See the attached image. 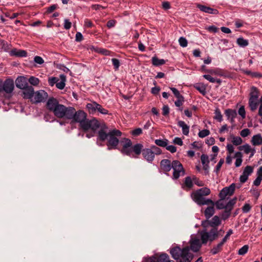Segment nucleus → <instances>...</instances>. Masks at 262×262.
<instances>
[{"label": "nucleus", "mask_w": 262, "mask_h": 262, "mask_svg": "<svg viewBox=\"0 0 262 262\" xmlns=\"http://www.w3.org/2000/svg\"><path fill=\"white\" fill-rule=\"evenodd\" d=\"M225 243L221 241L217 245L214 246L210 250V253L212 255H215L221 252L223 250V246Z\"/></svg>", "instance_id": "nucleus-27"}, {"label": "nucleus", "mask_w": 262, "mask_h": 262, "mask_svg": "<svg viewBox=\"0 0 262 262\" xmlns=\"http://www.w3.org/2000/svg\"><path fill=\"white\" fill-rule=\"evenodd\" d=\"M210 131L208 129H204L199 132L198 136L201 138H203L210 134Z\"/></svg>", "instance_id": "nucleus-46"}, {"label": "nucleus", "mask_w": 262, "mask_h": 262, "mask_svg": "<svg viewBox=\"0 0 262 262\" xmlns=\"http://www.w3.org/2000/svg\"><path fill=\"white\" fill-rule=\"evenodd\" d=\"M10 54L11 56L25 57L27 56V52L25 50L14 49L10 51Z\"/></svg>", "instance_id": "nucleus-22"}, {"label": "nucleus", "mask_w": 262, "mask_h": 262, "mask_svg": "<svg viewBox=\"0 0 262 262\" xmlns=\"http://www.w3.org/2000/svg\"><path fill=\"white\" fill-rule=\"evenodd\" d=\"M233 234V230L232 229H229L226 235L224 237V238L222 239L221 241H222L223 243H225L228 239H229L230 236Z\"/></svg>", "instance_id": "nucleus-57"}, {"label": "nucleus", "mask_w": 262, "mask_h": 262, "mask_svg": "<svg viewBox=\"0 0 262 262\" xmlns=\"http://www.w3.org/2000/svg\"><path fill=\"white\" fill-rule=\"evenodd\" d=\"M237 198L236 197L230 200L227 203V208L221 214V218L222 220L225 221L227 220L230 216L231 211L233 208L234 205L236 202Z\"/></svg>", "instance_id": "nucleus-10"}, {"label": "nucleus", "mask_w": 262, "mask_h": 262, "mask_svg": "<svg viewBox=\"0 0 262 262\" xmlns=\"http://www.w3.org/2000/svg\"><path fill=\"white\" fill-rule=\"evenodd\" d=\"M197 8H199L201 11L211 14H217L219 12L217 9L212 8L210 7L206 6L201 4H198Z\"/></svg>", "instance_id": "nucleus-17"}, {"label": "nucleus", "mask_w": 262, "mask_h": 262, "mask_svg": "<svg viewBox=\"0 0 262 262\" xmlns=\"http://www.w3.org/2000/svg\"><path fill=\"white\" fill-rule=\"evenodd\" d=\"M142 129L141 128H137L132 131L131 134L133 136H138L142 134Z\"/></svg>", "instance_id": "nucleus-52"}, {"label": "nucleus", "mask_w": 262, "mask_h": 262, "mask_svg": "<svg viewBox=\"0 0 262 262\" xmlns=\"http://www.w3.org/2000/svg\"><path fill=\"white\" fill-rule=\"evenodd\" d=\"M232 142L233 144V145H236V146H238V145H241L242 144V139L239 137H238V136H237V137L233 136L232 137Z\"/></svg>", "instance_id": "nucleus-41"}, {"label": "nucleus", "mask_w": 262, "mask_h": 262, "mask_svg": "<svg viewBox=\"0 0 262 262\" xmlns=\"http://www.w3.org/2000/svg\"><path fill=\"white\" fill-rule=\"evenodd\" d=\"M34 61L35 63L39 64H41L44 62L42 58L39 56H35L34 58Z\"/></svg>", "instance_id": "nucleus-64"}, {"label": "nucleus", "mask_w": 262, "mask_h": 262, "mask_svg": "<svg viewBox=\"0 0 262 262\" xmlns=\"http://www.w3.org/2000/svg\"><path fill=\"white\" fill-rule=\"evenodd\" d=\"M251 147L248 144H245L243 145L238 147V149L240 150H244V152L246 154H248L251 150Z\"/></svg>", "instance_id": "nucleus-38"}, {"label": "nucleus", "mask_w": 262, "mask_h": 262, "mask_svg": "<svg viewBox=\"0 0 262 262\" xmlns=\"http://www.w3.org/2000/svg\"><path fill=\"white\" fill-rule=\"evenodd\" d=\"M179 42L180 45L183 48L187 47L188 45L187 39L184 37H181L179 38Z\"/></svg>", "instance_id": "nucleus-47"}, {"label": "nucleus", "mask_w": 262, "mask_h": 262, "mask_svg": "<svg viewBox=\"0 0 262 262\" xmlns=\"http://www.w3.org/2000/svg\"><path fill=\"white\" fill-rule=\"evenodd\" d=\"M150 262H174L169 259L168 255L166 253H162L157 257H154Z\"/></svg>", "instance_id": "nucleus-21"}, {"label": "nucleus", "mask_w": 262, "mask_h": 262, "mask_svg": "<svg viewBox=\"0 0 262 262\" xmlns=\"http://www.w3.org/2000/svg\"><path fill=\"white\" fill-rule=\"evenodd\" d=\"M194 88L197 90L201 94L205 95L206 93V89L203 84H196L194 85Z\"/></svg>", "instance_id": "nucleus-37"}, {"label": "nucleus", "mask_w": 262, "mask_h": 262, "mask_svg": "<svg viewBox=\"0 0 262 262\" xmlns=\"http://www.w3.org/2000/svg\"><path fill=\"white\" fill-rule=\"evenodd\" d=\"M58 8V5L57 4H53L49 7L47 8L46 12L47 13H51L53 12L55 10H56Z\"/></svg>", "instance_id": "nucleus-61"}, {"label": "nucleus", "mask_w": 262, "mask_h": 262, "mask_svg": "<svg viewBox=\"0 0 262 262\" xmlns=\"http://www.w3.org/2000/svg\"><path fill=\"white\" fill-rule=\"evenodd\" d=\"M22 90H23V95L24 99H30L33 96L34 91L31 85H28Z\"/></svg>", "instance_id": "nucleus-20"}, {"label": "nucleus", "mask_w": 262, "mask_h": 262, "mask_svg": "<svg viewBox=\"0 0 262 262\" xmlns=\"http://www.w3.org/2000/svg\"><path fill=\"white\" fill-rule=\"evenodd\" d=\"M124 143L120 152L124 155L132 158H137L142 153L143 158L148 163H151L155 156L150 148H143L141 143H136L133 145L132 141L128 138H124Z\"/></svg>", "instance_id": "nucleus-1"}, {"label": "nucleus", "mask_w": 262, "mask_h": 262, "mask_svg": "<svg viewBox=\"0 0 262 262\" xmlns=\"http://www.w3.org/2000/svg\"><path fill=\"white\" fill-rule=\"evenodd\" d=\"M112 61L114 66V69L115 71L118 70L119 67L120 66V62L119 59L117 58H112Z\"/></svg>", "instance_id": "nucleus-42"}, {"label": "nucleus", "mask_w": 262, "mask_h": 262, "mask_svg": "<svg viewBox=\"0 0 262 262\" xmlns=\"http://www.w3.org/2000/svg\"><path fill=\"white\" fill-rule=\"evenodd\" d=\"M225 199H221L215 203H214V205H215L217 209H226L227 206V203L225 205L224 203V200Z\"/></svg>", "instance_id": "nucleus-31"}, {"label": "nucleus", "mask_w": 262, "mask_h": 262, "mask_svg": "<svg viewBox=\"0 0 262 262\" xmlns=\"http://www.w3.org/2000/svg\"><path fill=\"white\" fill-rule=\"evenodd\" d=\"M68 112V119L72 122L79 123V126L84 132L89 129L96 130L100 127V123L95 118L89 120L86 119L87 114L83 111L76 110L73 107H70Z\"/></svg>", "instance_id": "nucleus-2"}, {"label": "nucleus", "mask_w": 262, "mask_h": 262, "mask_svg": "<svg viewBox=\"0 0 262 262\" xmlns=\"http://www.w3.org/2000/svg\"><path fill=\"white\" fill-rule=\"evenodd\" d=\"M97 111L103 115L108 114V111L103 108L101 105L98 104Z\"/></svg>", "instance_id": "nucleus-49"}, {"label": "nucleus", "mask_w": 262, "mask_h": 262, "mask_svg": "<svg viewBox=\"0 0 262 262\" xmlns=\"http://www.w3.org/2000/svg\"><path fill=\"white\" fill-rule=\"evenodd\" d=\"M98 103L95 101L92 103H89L86 105V108L88 110L90 114H94L97 111Z\"/></svg>", "instance_id": "nucleus-24"}, {"label": "nucleus", "mask_w": 262, "mask_h": 262, "mask_svg": "<svg viewBox=\"0 0 262 262\" xmlns=\"http://www.w3.org/2000/svg\"><path fill=\"white\" fill-rule=\"evenodd\" d=\"M1 45L2 46V48L5 51H8L9 50V45L5 41L2 40L1 42Z\"/></svg>", "instance_id": "nucleus-59"}, {"label": "nucleus", "mask_w": 262, "mask_h": 262, "mask_svg": "<svg viewBox=\"0 0 262 262\" xmlns=\"http://www.w3.org/2000/svg\"><path fill=\"white\" fill-rule=\"evenodd\" d=\"M238 114L242 117L243 119L246 117V112L244 106H241L238 111Z\"/></svg>", "instance_id": "nucleus-54"}, {"label": "nucleus", "mask_w": 262, "mask_h": 262, "mask_svg": "<svg viewBox=\"0 0 262 262\" xmlns=\"http://www.w3.org/2000/svg\"><path fill=\"white\" fill-rule=\"evenodd\" d=\"M70 107H66L63 104H59L57 107H55L53 113L57 118H62L64 117L68 119V112Z\"/></svg>", "instance_id": "nucleus-9"}, {"label": "nucleus", "mask_w": 262, "mask_h": 262, "mask_svg": "<svg viewBox=\"0 0 262 262\" xmlns=\"http://www.w3.org/2000/svg\"><path fill=\"white\" fill-rule=\"evenodd\" d=\"M152 64L155 66H160L165 63V60L163 59H160L155 56L151 59Z\"/></svg>", "instance_id": "nucleus-30"}, {"label": "nucleus", "mask_w": 262, "mask_h": 262, "mask_svg": "<svg viewBox=\"0 0 262 262\" xmlns=\"http://www.w3.org/2000/svg\"><path fill=\"white\" fill-rule=\"evenodd\" d=\"M210 32L216 33L219 31L218 28L214 25L210 26L206 28Z\"/></svg>", "instance_id": "nucleus-60"}, {"label": "nucleus", "mask_w": 262, "mask_h": 262, "mask_svg": "<svg viewBox=\"0 0 262 262\" xmlns=\"http://www.w3.org/2000/svg\"><path fill=\"white\" fill-rule=\"evenodd\" d=\"M15 85L19 89H24L29 85L28 79L25 76H19L15 80Z\"/></svg>", "instance_id": "nucleus-12"}, {"label": "nucleus", "mask_w": 262, "mask_h": 262, "mask_svg": "<svg viewBox=\"0 0 262 262\" xmlns=\"http://www.w3.org/2000/svg\"><path fill=\"white\" fill-rule=\"evenodd\" d=\"M99 52L100 53L102 54V55H105V56H112V54L113 53V52L112 51L106 50V49H102V48H100L99 49Z\"/></svg>", "instance_id": "nucleus-50"}, {"label": "nucleus", "mask_w": 262, "mask_h": 262, "mask_svg": "<svg viewBox=\"0 0 262 262\" xmlns=\"http://www.w3.org/2000/svg\"><path fill=\"white\" fill-rule=\"evenodd\" d=\"M14 82L11 79H7L4 82L3 91L7 94L11 93L14 90Z\"/></svg>", "instance_id": "nucleus-13"}, {"label": "nucleus", "mask_w": 262, "mask_h": 262, "mask_svg": "<svg viewBox=\"0 0 262 262\" xmlns=\"http://www.w3.org/2000/svg\"><path fill=\"white\" fill-rule=\"evenodd\" d=\"M251 209V206L249 204H245L242 207V211L244 213H248Z\"/></svg>", "instance_id": "nucleus-63"}, {"label": "nucleus", "mask_w": 262, "mask_h": 262, "mask_svg": "<svg viewBox=\"0 0 262 262\" xmlns=\"http://www.w3.org/2000/svg\"><path fill=\"white\" fill-rule=\"evenodd\" d=\"M249 249L248 245H244L238 250V254L240 255H244L247 253Z\"/></svg>", "instance_id": "nucleus-44"}, {"label": "nucleus", "mask_w": 262, "mask_h": 262, "mask_svg": "<svg viewBox=\"0 0 262 262\" xmlns=\"http://www.w3.org/2000/svg\"><path fill=\"white\" fill-rule=\"evenodd\" d=\"M235 189V184H231L228 187L223 188L219 193V197L222 199H225L227 196H230L234 192Z\"/></svg>", "instance_id": "nucleus-11"}, {"label": "nucleus", "mask_w": 262, "mask_h": 262, "mask_svg": "<svg viewBox=\"0 0 262 262\" xmlns=\"http://www.w3.org/2000/svg\"><path fill=\"white\" fill-rule=\"evenodd\" d=\"M178 125L182 128L183 135L187 136L189 134V126L184 121H179Z\"/></svg>", "instance_id": "nucleus-25"}, {"label": "nucleus", "mask_w": 262, "mask_h": 262, "mask_svg": "<svg viewBox=\"0 0 262 262\" xmlns=\"http://www.w3.org/2000/svg\"><path fill=\"white\" fill-rule=\"evenodd\" d=\"M192 200L199 205L203 206L205 205H214V202L210 199H206L202 194L196 191H193L191 193Z\"/></svg>", "instance_id": "nucleus-7"}, {"label": "nucleus", "mask_w": 262, "mask_h": 262, "mask_svg": "<svg viewBox=\"0 0 262 262\" xmlns=\"http://www.w3.org/2000/svg\"><path fill=\"white\" fill-rule=\"evenodd\" d=\"M184 102V97H181L180 98H177V100L174 102V104L177 107H180L183 105Z\"/></svg>", "instance_id": "nucleus-56"}, {"label": "nucleus", "mask_w": 262, "mask_h": 262, "mask_svg": "<svg viewBox=\"0 0 262 262\" xmlns=\"http://www.w3.org/2000/svg\"><path fill=\"white\" fill-rule=\"evenodd\" d=\"M214 119L217 120L219 122H221L223 121V116L219 108H217L214 111Z\"/></svg>", "instance_id": "nucleus-36"}, {"label": "nucleus", "mask_w": 262, "mask_h": 262, "mask_svg": "<svg viewBox=\"0 0 262 262\" xmlns=\"http://www.w3.org/2000/svg\"><path fill=\"white\" fill-rule=\"evenodd\" d=\"M34 102L39 103L44 101L47 96V93L45 91H37L34 94Z\"/></svg>", "instance_id": "nucleus-16"}, {"label": "nucleus", "mask_w": 262, "mask_h": 262, "mask_svg": "<svg viewBox=\"0 0 262 262\" xmlns=\"http://www.w3.org/2000/svg\"><path fill=\"white\" fill-rule=\"evenodd\" d=\"M60 81L59 80L57 82L56 86L59 90H63L66 85V76L64 74H61L60 75Z\"/></svg>", "instance_id": "nucleus-26"}, {"label": "nucleus", "mask_w": 262, "mask_h": 262, "mask_svg": "<svg viewBox=\"0 0 262 262\" xmlns=\"http://www.w3.org/2000/svg\"><path fill=\"white\" fill-rule=\"evenodd\" d=\"M224 163V159H221L217 163V165L215 167L214 172H215L216 173H218V172L220 171L223 164Z\"/></svg>", "instance_id": "nucleus-55"}, {"label": "nucleus", "mask_w": 262, "mask_h": 262, "mask_svg": "<svg viewBox=\"0 0 262 262\" xmlns=\"http://www.w3.org/2000/svg\"><path fill=\"white\" fill-rule=\"evenodd\" d=\"M203 77L212 83L216 82L220 84L222 83V80L220 79H215L211 77L210 75H204Z\"/></svg>", "instance_id": "nucleus-35"}, {"label": "nucleus", "mask_w": 262, "mask_h": 262, "mask_svg": "<svg viewBox=\"0 0 262 262\" xmlns=\"http://www.w3.org/2000/svg\"><path fill=\"white\" fill-rule=\"evenodd\" d=\"M237 45L241 47H245L249 44V41L247 39H245L243 37H239L236 40Z\"/></svg>", "instance_id": "nucleus-32"}, {"label": "nucleus", "mask_w": 262, "mask_h": 262, "mask_svg": "<svg viewBox=\"0 0 262 262\" xmlns=\"http://www.w3.org/2000/svg\"><path fill=\"white\" fill-rule=\"evenodd\" d=\"M214 206L211 205V206L207 207L204 211V215L207 220L210 219L214 214L215 212Z\"/></svg>", "instance_id": "nucleus-28"}, {"label": "nucleus", "mask_w": 262, "mask_h": 262, "mask_svg": "<svg viewBox=\"0 0 262 262\" xmlns=\"http://www.w3.org/2000/svg\"><path fill=\"white\" fill-rule=\"evenodd\" d=\"M58 81L59 79L56 77H52L48 79L49 84L51 86H53L55 84H56L57 82Z\"/></svg>", "instance_id": "nucleus-48"}, {"label": "nucleus", "mask_w": 262, "mask_h": 262, "mask_svg": "<svg viewBox=\"0 0 262 262\" xmlns=\"http://www.w3.org/2000/svg\"><path fill=\"white\" fill-rule=\"evenodd\" d=\"M58 101L55 98H50L47 102V108L50 111L53 112L57 107V105H59Z\"/></svg>", "instance_id": "nucleus-18"}, {"label": "nucleus", "mask_w": 262, "mask_h": 262, "mask_svg": "<svg viewBox=\"0 0 262 262\" xmlns=\"http://www.w3.org/2000/svg\"><path fill=\"white\" fill-rule=\"evenodd\" d=\"M259 90L255 86H252L250 90L249 98V106L252 112L255 111L259 104Z\"/></svg>", "instance_id": "nucleus-6"}, {"label": "nucleus", "mask_w": 262, "mask_h": 262, "mask_svg": "<svg viewBox=\"0 0 262 262\" xmlns=\"http://www.w3.org/2000/svg\"><path fill=\"white\" fill-rule=\"evenodd\" d=\"M168 140L167 139H156L155 141V144L162 147H165L168 145Z\"/></svg>", "instance_id": "nucleus-33"}, {"label": "nucleus", "mask_w": 262, "mask_h": 262, "mask_svg": "<svg viewBox=\"0 0 262 262\" xmlns=\"http://www.w3.org/2000/svg\"><path fill=\"white\" fill-rule=\"evenodd\" d=\"M172 167L171 169H173L172 178L173 179H178L181 176V173H182V175L185 173V170L181 163L178 160H173L172 162Z\"/></svg>", "instance_id": "nucleus-8"}, {"label": "nucleus", "mask_w": 262, "mask_h": 262, "mask_svg": "<svg viewBox=\"0 0 262 262\" xmlns=\"http://www.w3.org/2000/svg\"><path fill=\"white\" fill-rule=\"evenodd\" d=\"M250 130L248 128H245L240 132V135L242 137H246L250 134Z\"/></svg>", "instance_id": "nucleus-53"}, {"label": "nucleus", "mask_w": 262, "mask_h": 262, "mask_svg": "<svg viewBox=\"0 0 262 262\" xmlns=\"http://www.w3.org/2000/svg\"><path fill=\"white\" fill-rule=\"evenodd\" d=\"M170 89L172 92L173 95L177 98H180L181 97H183L179 92V91L175 88L171 87Z\"/></svg>", "instance_id": "nucleus-51"}, {"label": "nucleus", "mask_w": 262, "mask_h": 262, "mask_svg": "<svg viewBox=\"0 0 262 262\" xmlns=\"http://www.w3.org/2000/svg\"><path fill=\"white\" fill-rule=\"evenodd\" d=\"M109 136V132L107 133L104 129L102 128L98 131V139L101 141H104L107 139Z\"/></svg>", "instance_id": "nucleus-29"}, {"label": "nucleus", "mask_w": 262, "mask_h": 262, "mask_svg": "<svg viewBox=\"0 0 262 262\" xmlns=\"http://www.w3.org/2000/svg\"><path fill=\"white\" fill-rule=\"evenodd\" d=\"M195 191L202 194L204 196H207L210 194L211 191L209 188L207 187H203L198 189Z\"/></svg>", "instance_id": "nucleus-34"}, {"label": "nucleus", "mask_w": 262, "mask_h": 262, "mask_svg": "<svg viewBox=\"0 0 262 262\" xmlns=\"http://www.w3.org/2000/svg\"><path fill=\"white\" fill-rule=\"evenodd\" d=\"M121 135L122 133L119 130L115 129L109 132V136L106 143L108 150H110L117 148L119 142L118 137H121Z\"/></svg>", "instance_id": "nucleus-5"}, {"label": "nucleus", "mask_w": 262, "mask_h": 262, "mask_svg": "<svg viewBox=\"0 0 262 262\" xmlns=\"http://www.w3.org/2000/svg\"><path fill=\"white\" fill-rule=\"evenodd\" d=\"M28 81L31 84L34 86L37 85L39 83V79L34 76H31L28 79Z\"/></svg>", "instance_id": "nucleus-39"}, {"label": "nucleus", "mask_w": 262, "mask_h": 262, "mask_svg": "<svg viewBox=\"0 0 262 262\" xmlns=\"http://www.w3.org/2000/svg\"><path fill=\"white\" fill-rule=\"evenodd\" d=\"M201 160L202 164H209V163L208 156L207 155L202 154L201 156Z\"/></svg>", "instance_id": "nucleus-58"}, {"label": "nucleus", "mask_w": 262, "mask_h": 262, "mask_svg": "<svg viewBox=\"0 0 262 262\" xmlns=\"http://www.w3.org/2000/svg\"><path fill=\"white\" fill-rule=\"evenodd\" d=\"M205 223H207L208 225L212 227V228L209 232H207L205 230L201 232V239L204 245L206 244L208 241L212 242L217 238L219 235V232L216 227L221 225V220L219 216L215 215L211 220H207V221H205L202 225L205 226L204 224Z\"/></svg>", "instance_id": "nucleus-4"}, {"label": "nucleus", "mask_w": 262, "mask_h": 262, "mask_svg": "<svg viewBox=\"0 0 262 262\" xmlns=\"http://www.w3.org/2000/svg\"><path fill=\"white\" fill-rule=\"evenodd\" d=\"M253 171V167L251 166L248 165L245 167L243 173L249 177Z\"/></svg>", "instance_id": "nucleus-40"}, {"label": "nucleus", "mask_w": 262, "mask_h": 262, "mask_svg": "<svg viewBox=\"0 0 262 262\" xmlns=\"http://www.w3.org/2000/svg\"><path fill=\"white\" fill-rule=\"evenodd\" d=\"M192 179L193 182V184H195L198 186H203L204 184L202 181H201L198 178H197L195 176H192Z\"/></svg>", "instance_id": "nucleus-45"}, {"label": "nucleus", "mask_w": 262, "mask_h": 262, "mask_svg": "<svg viewBox=\"0 0 262 262\" xmlns=\"http://www.w3.org/2000/svg\"><path fill=\"white\" fill-rule=\"evenodd\" d=\"M202 244L199 239L194 238L190 241V247L186 246L181 249L179 246H176L171 249L170 253L177 262H191L194 255L189 252L190 249L197 252L200 250Z\"/></svg>", "instance_id": "nucleus-3"}, {"label": "nucleus", "mask_w": 262, "mask_h": 262, "mask_svg": "<svg viewBox=\"0 0 262 262\" xmlns=\"http://www.w3.org/2000/svg\"><path fill=\"white\" fill-rule=\"evenodd\" d=\"M161 169L165 173L169 172L172 167V162L168 159H163L160 162Z\"/></svg>", "instance_id": "nucleus-15"}, {"label": "nucleus", "mask_w": 262, "mask_h": 262, "mask_svg": "<svg viewBox=\"0 0 262 262\" xmlns=\"http://www.w3.org/2000/svg\"><path fill=\"white\" fill-rule=\"evenodd\" d=\"M251 143L253 146L260 145L262 144V136L258 134L254 135L251 139Z\"/></svg>", "instance_id": "nucleus-23"}, {"label": "nucleus", "mask_w": 262, "mask_h": 262, "mask_svg": "<svg viewBox=\"0 0 262 262\" xmlns=\"http://www.w3.org/2000/svg\"><path fill=\"white\" fill-rule=\"evenodd\" d=\"M225 114L230 122L233 124L235 122L234 119L237 116V112L235 110L228 108L225 111Z\"/></svg>", "instance_id": "nucleus-19"}, {"label": "nucleus", "mask_w": 262, "mask_h": 262, "mask_svg": "<svg viewBox=\"0 0 262 262\" xmlns=\"http://www.w3.org/2000/svg\"><path fill=\"white\" fill-rule=\"evenodd\" d=\"M150 148L152 149V151L153 152L155 156L156 155H159L162 154V150L159 147L155 145L151 146Z\"/></svg>", "instance_id": "nucleus-43"}, {"label": "nucleus", "mask_w": 262, "mask_h": 262, "mask_svg": "<svg viewBox=\"0 0 262 262\" xmlns=\"http://www.w3.org/2000/svg\"><path fill=\"white\" fill-rule=\"evenodd\" d=\"M193 186L192 177L187 176L185 177L184 183L182 184V188L185 191L190 190Z\"/></svg>", "instance_id": "nucleus-14"}, {"label": "nucleus", "mask_w": 262, "mask_h": 262, "mask_svg": "<svg viewBox=\"0 0 262 262\" xmlns=\"http://www.w3.org/2000/svg\"><path fill=\"white\" fill-rule=\"evenodd\" d=\"M84 27L90 28L93 27L94 25L91 20L89 19H85L84 20Z\"/></svg>", "instance_id": "nucleus-62"}]
</instances>
